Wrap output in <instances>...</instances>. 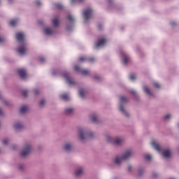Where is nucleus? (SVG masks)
<instances>
[{"instance_id": "nucleus-20", "label": "nucleus", "mask_w": 179, "mask_h": 179, "mask_svg": "<svg viewBox=\"0 0 179 179\" xmlns=\"http://www.w3.org/2000/svg\"><path fill=\"white\" fill-rule=\"evenodd\" d=\"M78 94L81 99H85L86 97V94H87V90L86 88H80L78 91Z\"/></svg>"}, {"instance_id": "nucleus-6", "label": "nucleus", "mask_w": 179, "mask_h": 179, "mask_svg": "<svg viewBox=\"0 0 179 179\" xmlns=\"http://www.w3.org/2000/svg\"><path fill=\"white\" fill-rule=\"evenodd\" d=\"M133 155V152L131 150L125 151L121 157H116L113 160L114 164L116 166H120L122 163L123 160H128Z\"/></svg>"}, {"instance_id": "nucleus-45", "label": "nucleus", "mask_w": 179, "mask_h": 179, "mask_svg": "<svg viewBox=\"0 0 179 179\" xmlns=\"http://www.w3.org/2000/svg\"><path fill=\"white\" fill-rule=\"evenodd\" d=\"M19 170H23L24 169V165L20 164L18 166Z\"/></svg>"}, {"instance_id": "nucleus-2", "label": "nucleus", "mask_w": 179, "mask_h": 179, "mask_svg": "<svg viewBox=\"0 0 179 179\" xmlns=\"http://www.w3.org/2000/svg\"><path fill=\"white\" fill-rule=\"evenodd\" d=\"M52 73L53 76H57V75L60 76L69 86H77L78 85L75 78H73L72 76H71V73L66 71H59L58 70H53Z\"/></svg>"}, {"instance_id": "nucleus-47", "label": "nucleus", "mask_w": 179, "mask_h": 179, "mask_svg": "<svg viewBox=\"0 0 179 179\" xmlns=\"http://www.w3.org/2000/svg\"><path fill=\"white\" fill-rule=\"evenodd\" d=\"M36 3L37 6H41V2L39 0H37L36 1Z\"/></svg>"}, {"instance_id": "nucleus-54", "label": "nucleus", "mask_w": 179, "mask_h": 179, "mask_svg": "<svg viewBox=\"0 0 179 179\" xmlns=\"http://www.w3.org/2000/svg\"><path fill=\"white\" fill-rule=\"evenodd\" d=\"M0 3H1V0H0Z\"/></svg>"}, {"instance_id": "nucleus-16", "label": "nucleus", "mask_w": 179, "mask_h": 179, "mask_svg": "<svg viewBox=\"0 0 179 179\" xmlns=\"http://www.w3.org/2000/svg\"><path fill=\"white\" fill-rule=\"evenodd\" d=\"M143 89L144 93H145V94H147L148 97L150 98L155 97V93L153 92V90H150V88H149L148 85H144L143 87Z\"/></svg>"}, {"instance_id": "nucleus-14", "label": "nucleus", "mask_w": 179, "mask_h": 179, "mask_svg": "<svg viewBox=\"0 0 179 179\" xmlns=\"http://www.w3.org/2000/svg\"><path fill=\"white\" fill-rule=\"evenodd\" d=\"M63 150H64V152H67L68 153H70V152H72L73 150V143L72 142L65 143L63 146Z\"/></svg>"}, {"instance_id": "nucleus-27", "label": "nucleus", "mask_w": 179, "mask_h": 179, "mask_svg": "<svg viewBox=\"0 0 179 179\" xmlns=\"http://www.w3.org/2000/svg\"><path fill=\"white\" fill-rule=\"evenodd\" d=\"M60 97L64 101H68V100H69V95H68V94H63L60 96Z\"/></svg>"}, {"instance_id": "nucleus-49", "label": "nucleus", "mask_w": 179, "mask_h": 179, "mask_svg": "<svg viewBox=\"0 0 179 179\" xmlns=\"http://www.w3.org/2000/svg\"><path fill=\"white\" fill-rule=\"evenodd\" d=\"M108 3L111 4L113 3V0H107Z\"/></svg>"}, {"instance_id": "nucleus-35", "label": "nucleus", "mask_w": 179, "mask_h": 179, "mask_svg": "<svg viewBox=\"0 0 179 179\" xmlns=\"http://www.w3.org/2000/svg\"><path fill=\"white\" fill-rule=\"evenodd\" d=\"M45 105V99L41 100L39 102L40 107H44Z\"/></svg>"}, {"instance_id": "nucleus-50", "label": "nucleus", "mask_w": 179, "mask_h": 179, "mask_svg": "<svg viewBox=\"0 0 179 179\" xmlns=\"http://www.w3.org/2000/svg\"><path fill=\"white\" fill-rule=\"evenodd\" d=\"M1 43H3V38L0 37V44H1Z\"/></svg>"}, {"instance_id": "nucleus-52", "label": "nucleus", "mask_w": 179, "mask_h": 179, "mask_svg": "<svg viewBox=\"0 0 179 179\" xmlns=\"http://www.w3.org/2000/svg\"><path fill=\"white\" fill-rule=\"evenodd\" d=\"M38 23L39 24H43V21H39Z\"/></svg>"}, {"instance_id": "nucleus-26", "label": "nucleus", "mask_w": 179, "mask_h": 179, "mask_svg": "<svg viewBox=\"0 0 179 179\" xmlns=\"http://www.w3.org/2000/svg\"><path fill=\"white\" fill-rule=\"evenodd\" d=\"M27 106H22L20 109V113L21 114H26V113H27Z\"/></svg>"}, {"instance_id": "nucleus-1", "label": "nucleus", "mask_w": 179, "mask_h": 179, "mask_svg": "<svg viewBox=\"0 0 179 179\" xmlns=\"http://www.w3.org/2000/svg\"><path fill=\"white\" fill-rule=\"evenodd\" d=\"M15 38L19 43L18 47L17 48V52L20 55H26L27 54V43H26V39L24 34L23 32H18L15 34Z\"/></svg>"}, {"instance_id": "nucleus-15", "label": "nucleus", "mask_w": 179, "mask_h": 179, "mask_svg": "<svg viewBox=\"0 0 179 179\" xmlns=\"http://www.w3.org/2000/svg\"><path fill=\"white\" fill-rule=\"evenodd\" d=\"M74 69L76 71V72H80V73H82V75H84L85 76H90V71L86 69H81L78 66H75Z\"/></svg>"}, {"instance_id": "nucleus-43", "label": "nucleus", "mask_w": 179, "mask_h": 179, "mask_svg": "<svg viewBox=\"0 0 179 179\" xmlns=\"http://www.w3.org/2000/svg\"><path fill=\"white\" fill-rule=\"evenodd\" d=\"M39 61L41 64H44V62H45V58L41 57H39Z\"/></svg>"}, {"instance_id": "nucleus-23", "label": "nucleus", "mask_w": 179, "mask_h": 179, "mask_svg": "<svg viewBox=\"0 0 179 179\" xmlns=\"http://www.w3.org/2000/svg\"><path fill=\"white\" fill-rule=\"evenodd\" d=\"M52 23L53 26L52 27H55V29H57L59 26V19L58 17H55L52 20Z\"/></svg>"}, {"instance_id": "nucleus-17", "label": "nucleus", "mask_w": 179, "mask_h": 179, "mask_svg": "<svg viewBox=\"0 0 179 179\" xmlns=\"http://www.w3.org/2000/svg\"><path fill=\"white\" fill-rule=\"evenodd\" d=\"M90 118L94 124H99V122H100L99 114L96 113H91L90 115Z\"/></svg>"}, {"instance_id": "nucleus-18", "label": "nucleus", "mask_w": 179, "mask_h": 179, "mask_svg": "<svg viewBox=\"0 0 179 179\" xmlns=\"http://www.w3.org/2000/svg\"><path fill=\"white\" fill-rule=\"evenodd\" d=\"M17 73L19 76L21 78V79L24 80L27 78V72L26 71V69H19L17 70Z\"/></svg>"}, {"instance_id": "nucleus-51", "label": "nucleus", "mask_w": 179, "mask_h": 179, "mask_svg": "<svg viewBox=\"0 0 179 179\" xmlns=\"http://www.w3.org/2000/svg\"><path fill=\"white\" fill-rule=\"evenodd\" d=\"M3 112H2V109L0 108V115H3Z\"/></svg>"}, {"instance_id": "nucleus-10", "label": "nucleus", "mask_w": 179, "mask_h": 179, "mask_svg": "<svg viewBox=\"0 0 179 179\" xmlns=\"http://www.w3.org/2000/svg\"><path fill=\"white\" fill-rule=\"evenodd\" d=\"M85 174V169L83 166H77L73 173V176L76 178H81Z\"/></svg>"}, {"instance_id": "nucleus-24", "label": "nucleus", "mask_w": 179, "mask_h": 179, "mask_svg": "<svg viewBox=\"0 0 179 179\" xmlns=\"http://www.w3.org/2000/svg\"><path fill=\"white\" fill-rule=\"evenodd\" d=\"M91 79H92V80L94 82H101L102 80L101 76H100L99 74H94L92 76Z\"/></svg>"}, {"instance_id": "nucleus-36", "label": "nucleus", "mask_w": 179, "mask_h": 179, "mask_svg": "<svg viewBox=\"0 0 179 179\" xmlns=\"http://www.w3.org/2000/svg\"><path fill=\"white\" fill-rule=\"evenodd\" d=\"M87 61H88V62H90L92 64L96 61V59L94 57L87 58Z\"/></svg>"}, {"instance_id": "nucleus-33", "label": "nucleus", "mask_w": 179, "mask_h": 179, "mask_svg": "<svg viewBox=\"0 0 179 179\" xmlns=\"http://www.w3.org/2000/svg\"><path fill=\"white\" fill-rule=\"evenodd\" d=\"M130 93H131V94H133V96H134L136 99H137V97H138V92H136V90H131L130 91Z\"/></svg>"}, {"instance_id": "nucleus-53", "label": "nucleus", "mask_w": 179, "mask_h": 179, "mask_svg": "<svg viewBox=\"0 0 179 179\" xmlns=\"http://www.w3.org/2000/svg\"><path fill=\"white\" fill-rule=\"evenodd\" d=\"M4 103L6 104V106H8V101H4Z\"/></svg>"}, {"instance_id": "nucleus-28", "label": "nucleus", "mask_w": 179, "mask_h": 179, "mask_svg": "<svg viewBox=\"0 0 179 179\" xmlns=\"http://www.w3.org/2000/svg\"><path fill=\"white\" fill-rule=\"evenodd\" d=\"M127 170L128 172L130 173V174H134V173H135V169L134 168V166H132V165H128Z\"/></svg>"}, {"instance_id": "nucleus-21", "label": "nucleus", "mask_w": 179, "mask_h": 179, "mask_svg": "<svg viewBox=\"0 0 179 179\" xmlns=\"http://www.w3.org/2000/svg\"><path fill=\"white\" fill-rule=\"evenodd\" d=\"M23 123L20 122H17L13 124V128L16 131H20V129H23Z\"/></svg>"}, {"instance_id": "nucleus-34", "label": "nucleus", "mask_w": 179, "mask_h": 179, "mask_svg": "<svg viewBox=\"0 0 179 179\" xmlns=\"http://www.w3.org/2000/svg\"><path fill=\"white\" fill-rule=\"evenodd\" d=\"M130 80H136V76L135 74H131L129 77Z\"/></svg>"}, {"instance_id": "nucleus-8", "label": "nucleus", "mask_w": 179, "mask_h": 179, "mask_svg": "<svg viewBox=\"0 0 179 179\" xmlns=\"http://www.w3.org/2000/svg\"><path fill=\"white\" fill-rule=\"evenodd\" d=\"M33 152V145L29 143L24 145L22 150L20 152L21 157H27L30 153Z\"/></svg>"}, {"instance_id": "nucleus-22", "label": "nucleus", "mask_w": 179, "mask_h": 179, "mask_svg": "<svg viewBox=\"0 0 179 179\" xmlns=\"http://www.w3.org/2000/svg\"><path fill=\"white\" fill-rule=\"evenodd\" d=\"M75 109L73 108L68 107L64 109V114L66 115H72Z\"/></svg>"}, {"instance_id": "nucleus-4", "label": "nucleus", "mask_w": 179, "mask_h": 179, "mask_svg": "<svg viewBox=\"0 0 179 179\" xmlns=\"http://www.w3.org/2000/svg\"><path fill=\"white\" fill-rule=\"evenodd\" d=\"M151 145L152 148L155 149L157 152H161L163 157H165V159H170L171 157V150L170 149H166L162 151V147L160 146V143L156 141H152L151 142Z\"/></svg>"}, {"instance_id": "nucleus-25", "label": "nucleus", "mask_w": 179, "mask_h": 179, "mask_svg": "<svg viewBox=\"0 0 179 179\" xmlns=\"http://www.w3.org/2000/svg\"><path fill=\"white\" fill-rule=\"evenodd\" d=\"M145 173V167L140 166L138 169V174L140 177H142L143 174Z\"/></svg>"}, {"instance_id": "nucleus-48", "label": "nucleus", "mask_w": 179, "mask_h": 179, "mask_svg": "<svg viewBox=\"0 0 179 179\" xmlns=\"http://www.w3.org/2000/svg\"><path fill=\"white\" fill-rule=\"evenodd\" d=\"M98 29L99 30H101V29H103V25H101V24L98 25Z\"/></svg>"}, {"instance_id": "nucleus-30", "label": "nucleus", "mask_w": 179, "mask_h": 179, "mask_svg": "<svg viewBox=\"0 0 179 179\" xmlns=\"http://www.w3.org/2000/svg\"><path fill=\"white\" fill-rule=\"evenodd\" d=\"M17 22H19V20L15 19L10 22V26L15 27L16 24H17Z\"/></svg>"}, {"instance_id": "nucleus-40", "label": "nucleus", "mask_w": 179, "mask_h": 179, "mask_svg": "<svg viewBox=\"0 0 179 179\" xmlns=\"http://www.w3.org/2000/svg\"><path fill=\"white\" fill-rule=\"evenodd\" d=\"M34 94L35 96H38L40 94V91L38 89L34 90Z\"/></svg>"}, {"instance_id": "nucleus-11", "label": "nucleus", "mask_w": 179, "mask_h": 179, "mask_svg": "<svg viewBox=\"0 0 179 179\" xmlns=\"http://www.w3.org/2000/svg\"><path fill=\"white\" fill-rule=\"evenodd\" d=\"M57 33V29L53 27H45L43 29V34L45 36H54V34H56Z\"/></svg>"}, {"instance_id": "nucleus-42", "label": "nucleus", "mask_w": 179, "mask_h": 179, "mask_svg": "<svg viewBox=\"0 0 179 179\" xmlns=\"http://www.w3.org/2000/svg\"><path fill=\"white\" fill-rule=\"evenodd\" d=\"M79 61H80L81 62H83L85 61H87V58L85 57H81L79 58Z\"/></svg>"}, {"instance_id": "nucleus-7", "label": "nucleus", "mask_w": 179, "mask_h": 179, "mask_svg": "<svg viewBox=\"0 0 179 179\" xmlns=\"http://www.w3.org/2000/svg\"><path fill=\"white\" fill-rule=\"evenodd\" d=\"M128 103V98L125 96H120V106H119V110L120 111L122 115L127 117L129 118V113L125 110V107H124V104Z\"/></svg>"}, {"instance_id": "nucleus-38", "label": "nucleus", "mask_w": 179, "mask_h": 179, "mask_svg": "<svg viewBox=\"0 0 179 179\" xmlns=\"http://www.w3.org/2000/svg\"><path fill=\"white\" fill-rule=\"evenodd\" d=\"M145 160H150L152 159V155H149V154H147L145 155Z\"/></svg>"}, {"instance_id": "nucleus-46", "label": "nucleus", "mask_w": 179, "mask_h": 179, "mask_svg": "<svg viewBox=\"0 0 179 179\" xmlns=\"http://www.w3.org/2000/svg\"><path fill=\"white\" fill-rule=\"evenodd\" d=\"M176 24H177L174 21H172L170 22V25L172 27H174V26H176Z\"/></svg>"}, {"instance_id": "nucleus-29", "label": "nucleus", "mask_w": 179, "mask_h": 179, "mask_svg": "<svg viewBox=\"0 0 179 179\" xmlns=\"http://www.w3.org/2000/svg\"><path fill=\"white\" fill-rule=\"evenodd\" d=\"M163 120L165 121H170V120H171V114L169 113L164 115Z\"/></svg>"}, {"instance_id": "nucleus-37", "label": "nucleus", "mask_w": 179, "mask_h": 179, "mask_svg": "<svg viewBox=\"0 0 179 179\" xmlns=\"http://www.w3.org/2000/svg\"><path fill=\"white\" fill-rule=\"evenodd\" d=\"M3 145H8L9 143V142H10V140H9L8 138H5L2 141Z\"/></svg>"}, {"instance_id": "nucleus-31", "label": "nucleus", "mask_w": 179, "mask_h": 179, "mask_svg": "<svg viewBox=\"0 0 179 179\" xmlns=\"http://www.w3.org/2000/svg\"><path fill=\"white\" fill-rule=\"evenodd\" d=\"M85 0H70L71 5H73L74 3H76V2H84Z\"/></svg>"}, {"instance_id": "nucleus-44", "label": "nucleus", "mask_w": 179, "mask_h": 179, "mask_svg": "<svg viewBox=\"0 0 179 179\" xmlns=\"http://www.w3.org/2000/svg\"><path fill=\"white\" fill-rule=\"evenodd\" d=\"M152 177H153V178H157L159 177V173H157L156 172H153Z\"/></svg>"}, {"instance_id": "nucleus-39", "label": "nucleus", "mask_w": 179, "mask_h": 179, "mask_svg": "<svg viewBox=\"0 0 179 179\" xmlns=\"http://www.w3.org/2000/svg\"><path fill=\"white\" fill-rule=\"evenodd\" d=\"M153 86L155 87H157V89H160V84H159V83L157 82L153 83Z\"/></svg>"}, {"instance_id": "nucleus-32", "label": "nucleus", "mask_w": 179, "mask_h": 179, "mask_svg": "<svg viewBox=\"0 0 179 179\" xmlns=\"http://www.w3.org/2000/svg\"><path fill=\"white\" fill-rule=\"evenodd\" d=\"M55 6L57 8V9H64V6H62L61 3H55Z\"/></svg>"}, {"instance_id": "nucleus-41", "label": "nucleus", "mask_w": 179, "mask_h": 179, "mask_svg": "<svg viewBox=\"0 0 179 179\" xmlns=\"http://www.w3.org/2000/svg\"><path fill=\"white\" fill-rule=\"evenodd\" d=\"M27 94H29V91H27V90H24V91L22 92V96H23L24 97H27Z\"/></svg>"}, {"instance_id": "nucleus-3", "label": "nucleus", "mask_w": 179, "mask_h": 179, "mask_svg": "<svg viewBox=\"0 0 179 179\" xmlns=\"http://www.w3.org/2000/svg\"><path fill=\"white\" fill-rule=\"evenodd\" d=\"M78 136L81 142L84 143L86 139H92L94 138L95 134L92 130L83 127L78 128Z\"/></svg>"}, {"instance_id": "nucleus-12", "label": "nucleus", "mask_w": 179, "mask_h": 179, "mask_svg": "<svg viewBox=\"0 0 179 179\" xmlns=\"http://www.w3.org/2000/svg\"><path fill=\"white\" fill-rule=\"evenodd\" d=\"M92 15H93V8H86L83 13V16L85 22H87L89 19L92 17Z\"/></svg>"}, {"instance_id": "nucleus-5", "label": "nucleus", "mask_w": 179, "mask_h": 179, "mask_svg": "<svg viewBox=\"0 0 179 179\" xmlns=\"http://www.w3.org/2000/svg\"><path fill=\"white\" fill-rule=\"evenodd\" d=\"M105 139L108 143L115 145V146H122L124 143V138L122 137H111L110 135L106 134Z\"/></svg>"}, {"instance_id": "nucleus-9", "label": "nucleus", "mask_w": 179, "mask_h": 179, "mask_svg": "<svg viewBox=\"0 0 179 179\" xmlns=\"http://www.w3.org/2000/svg\"><path fill=\"white\" fill-rule=\"evenodd\" d=\"M67 20L70 23L66 24V30H67V31H71L72 29H73V23L74 22H76V19L75 18V16L70 14L67 16Z\"/></svg>"}, {"instance_id": "nucleus-13", "label": "nucleus", "mask_w": 179, "mask_h": 179, "mask_svg": "<svg viewBox=\"0 0 179 179\" xmlns=\"http://www.w3.org/2000/svg\"><path fill=\"white\" fill-rule=\"evenodd\" d=\"M120 57L122 60V63L124 65H128L129 61H131V58L129 57V55L127 54L124 51H121L120 52Z\"/></svg>"}, {"instance_id": "nucleus-19", "label": "nucleus", "mask_w": 179, "mask_h": 179, "mask_svg": "<svg viewBox=\"0 0 179 179\" xmlns=\"http://www.w3.org/2000/svg\"><path fill=\"white\" fill-rule=\"evenodd\" d=\"M106 43H107V40L105 38L99 39L97 43L95 44V48L99 49L101 48L102 47H104L106 45Z\"/></svg>"}]
</instances>
